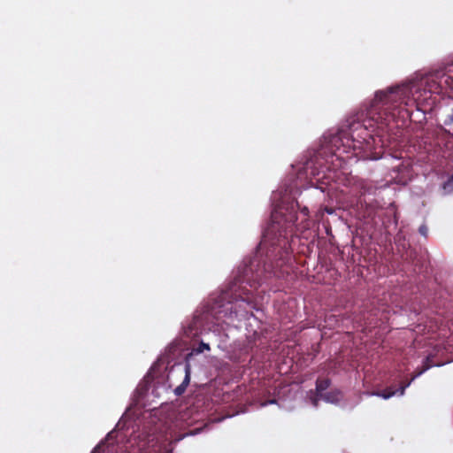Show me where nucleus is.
Returning <instances> with one entry per match:
<instances>
[{
    "label": "nucleus",
    "mask_w": 453,
    "mask_h": 453,
    "mask_svg": "<svg viewBox=\"0 0 453 453\" xmlns=\"http://www.w3.org/2000/svg\"><path fill=\"white\" fill-rule=\"evenodd\" d=\"M444 125H446V126L453 125V112L447 116V118L444 120Z\"/></svg>",
    "instance_id": "9b49d317"
},
{
    "label": "nucleus",
    "mask_w": 453,
    "mask_h": 453,
    "mask_svg": "<svg viewBox=\"0 0 453 453\" xmlns=\"http://www.w3.org/2000/svg\"><path fill=\"white\" fill-rule=\"evenodd\" d=\"M190 365L186 363L184 365H178L176 367H173L167 376V380L169 382V386L173 387V379H182L181 383L174 388V394L178 396L181 395L185 391L187 387L190 382Z\"/></svg>",
    "instance_id": "7ed1b4c3"
},
{
    "label": "nucleus",
    "mask_w": 453,
    "mask_h": 453,
    "mask_svg": "<svg viewBox=\"0 0 453 453\" xmlns=\"http://www.w3.org/2000/svg\"><path fill=\"white\" fill-rule=\"evenodd\" d=\"M298 208V203L294 200H283L276 205L271 215V222L265 230L260 246L269 245L272 248L266 255L268 258L274 254L279 257L274 262H268L264 260L258 252L250 259L249 264L240 267L238 274L228 288V293L234 302L240 301L246 303L250 310L255 309L251 291L242 287L241 284L246 283L256 288L272 276L284 278L290 273L291 256L288 250V237L292 236L295 228L299 227V225L296 224L298 219L296 215Z\"/></svg>",
    "instance_id": "f257e3e1"
},
{
    "label": "nucleus",
    "mask_w": 453,
    "mask_h": 453,
    "mask_svg": "<svg viewBox=\"0 0 453 453\" xmlns=\"http://www.w3.org/2000/svg\"><path fill=\"white\" fill-rule=\"evenodd\" d=\"M419 232L422 234H426V227L425 226H421L419 228Z\"/></svg>",
    "instance_id": "ddd939ff"
},
{
    "label": "nucleus",
    "mask_w": 453,
    "mask_h": 453,
    "mask_svg": "<svg viewBox=\"0 0 453 453\" xmlns=\"http://www.w3.org/2000/svg\"><path fill=\"white\" fill-rule=\"evenodd\" d=\"M204 350H210V345L203 342L199 344V346L196 349H195V351L196 353H202Z\"/></svg>",
    "instance_id": "1a4fd4ad"
},
{
    "label": "nucleus",
    "mask_w": 453,
    "mask_h": 453,
    "mask_svg": "<svg viewBox=\"0 0 453 453\" xmlns=\"http://www.w3.org/2000/svg\"><path fill=\"white\" fill-rule=\"evenodd\" d=\"M228 310L230 311V315H232L233 313H234V314H235V316H237V312H238V311H237V310H236V306H234V307L233 305H231V307H230V308H226V311H228Z\"/></svg>",
    "instance_id": "f8f14e48"
},
{
    "label": "nucleus",
    "mask_w": 453,
    "mask_h": 453,
    "mask_svg": "<svg viewBox=\"0 0 453 453\" xmlns=\"http://www.w3.org/2000/svg\"><path fill=\"white\" fill-rule=\"evenodd\" d=\"M416 377H418V374H416ZM415 379V376L413 378H411V380L404 384H403L400 388H399V395H403L404 394V391L406 389V388H408L410 386V384L411 383V381Z\"/></svg>",
    "instance_id": "9d476101"
},
{
    "label": "nucleus",
    "mask_w": 453,
    "mask_h": 453,
    "mask_svg": "<svg viewBox=\"0 0 453 453\" xmlns=\"http://www.w3.org/2000/svg\"><path fill=\"white\" fill-rule=\"evenodd\" d=\"M433 94L447 95L453 98V73L451 70L435 71L420 83H408L383 91H378L372 101L367 116L376 126V135L380 138L397 134L399 120L403 124L411 119V111L415 106L422 110L423 106H432L434 100Z\"/></svg>",
    "instance_id": "f03ea898"
},
{
    "label": "nucleus",
    "mask_w": 453,
    "mask_h": 453,
    "mask_svg": "<svg viewBox=\"0 0 453 453\" xmlns=\"http://www.w3.org/2000/svg\"><path fill=\"white\" fill-rule=\"evenodd\" d=\"M301 216H302V221L300 223V226L303 229H306L310 227V221H309V210L307 207H303L300 211Z\"/></svg>",
    "instance_id": "39448f33"
},
{
    "label": "nucleus",
    "mask_w": 453,
    "mask_h": 453,
    "mask_svg": "<svg viewBox=\"0 0 453 453\" xmlns=\"http://www.w3.org/2000/svg\"><path fill=\"white\" fill-rule=\"evenodd\" d=\"M397 392L399 393V388L397 390H392L391 388H387L382 391H378V392L374 393L373 395L380 396L384 399H388V398L392 397L393 395H395Z\"/></svg>",
    "instance_id": "423d86ee"
},
{
    "label": "nucleus",
    "mask_w": 453,
    "mask_h": 453,
    "mask_svg": "<svg viewBox=\"0 0 453 453\" xmlns=\"http://www.w3.org/2000/svg\"><path fill=\"white\" fill-rule=\"evenodd\" d=\"M330 380L327 378L325 379H318L316 381V391L317 395H322L323 392L327 389L330 386Z\"/></svg>",
    "instance_id": "20e7f679"
},
{
    "label": "nucleus",
    "mask_w": 453,
    "mask_h": 453,
    "mask_svg": "<svg viewBox=\"0 0 453 453\" xmlns=\"http://www.w3.org/2000/svg\"><path fill=\"white\" fill-rule=\"evenodd\" d=\"M443 189L448 193L453 192V175L449 178L446 182H444Z\"/></svg>",
    "instance_id": "6e6552de"
},
{
    "label": "nucleus",
    "mask_w": 453,
    "mask_h": 453,
    "mask_svg": "<svg viewBox=\"0 0 453 453\" xmlns=\"http://www.w3.org/2000/svg\"><path fill=\"white\" fill-rule=\"evenodd\" d=\"M312 403H313L314 406H317L318 405V398H316V397L313 398L312 399Z\"/></svg>",
    "instance_id": "4468645a"
},
{
    "label": "nucleus",
    "mask_w": 453,
    "mask_h": 453,
    "mask_svg": "<svg viewBox=\"0 0 453 453\" xmlns=\"http://www.w3.org/2000/svg\"><path fill=\"white\" fill-rule=\"evenodd\" d=\"M340 395V392H329L326 394H322V395H319V397L329 402V403H334L338 401V395Z\"/></svg>",
    "instance_id": "0eeeda50"
}]
</instances>
